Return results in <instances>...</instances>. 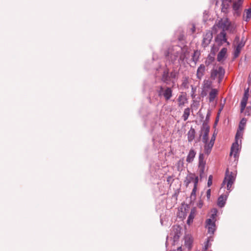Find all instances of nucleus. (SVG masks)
Here are the masks:
<instances>
[{"mask_svg":"<svg viewBox=\"0 0 251 251\" xmlns=\"http://www.w3.org/2000/svg\"><path fill=\"white\" fill-rule=\"evenodd\" d=\"M181 231L182 227L180 226L176 225L173 226L170 233L171 238L173 239V245H175L178 242L179 239L182 234Z\"/></svg>","mask_w":251,"mask_h":251,"instance_id":"f257e3e1","label":"nucleus"},{"mask_svg":"<svg viewBox=\"0 0 251 251\" xmlns=\"http://www.w3.org/2000/svg\"><path fill=\"white\" fill-rule=\"evenodd\" d=\"M243 134L241 131L237 130L235 137V142L232 143L230 155H232L233 154L234 157H236V154L238 151V139L239 138H242Z\"/></svg>","mask_w":251,"mask_h":251,"instance_id":"f03ea898","label":"nucleus"},{"mask_svg":"<svg viewBox=\"0 0 251 251\" xmlns=\"http://www.w3.org/2000/svg\"><path fill=\"white\" fill-rule=\"evenodd\" d=\"M213 38V33L211 31H208L203 35L201 45L203 48H206L210 43Z\"/></svg>","mask_w":251,"mask_h":251,"instance_id":"7ed1b4c3","label":"nucleus"},{"mask_svg":"<svg viewBox=\"0 0 251 251\" xmlns=\"http://www.w3.org/2000/svg\"><path fill=\"white\" fill-rule=\"evenodd\" d=\"M206 227L208 229V233L213 235L216 229L215 220L211 221V219H207L205 221Z\"/></svg>","mask_w":251,"mask_h":251,"instance_id":"20e7f679","label":"nucleus"},{"mask_svg":"<svg viewBox=\"0 0 251 251\" xmlns=\"http://www.w3.org/2000/svg\"><path fill=\"white\" fill-rule=\"evenodd\" d=\"M165 56L171 63L174 64L177 60L179 53L178 51H176L174 53H170L169 50H166L165 52Z\"/></svg>","mask_w":251,"mask_h":251,"instance_id":"39448f33","label":"nucleus"},{"mask_svg":"<svg viewBox=\"0 0 251 251\" xmlns=\"http://www.w3.org/2000/svg\"><path fill=\"white\" fill-rule=\"evenodd\" d=\"M226 35V33L224 31V30H222V31L219 34H218L215 38V42L216 43H219V45H221L222 44V41L225 43H227V44L229 45V43L227 41Z\"/></svg>","mask_w":251,"mask_h":251,"instance_id":"423d86ee","label":"nucleus"},{"mask_svg":"<svg viewBox=\"0 0 251 251\" xmlns=\"http://www.w3.org/2000/svg\"><path fill=\"white\" fill-rule=\"evenodd\" d=\"M161 79L163 82L166 84H169L171 82L169 69L167 68L166 65L163 72Z\"/></svg>","mask_w":251,"mask_h":251,"instance_id":"0eeeda50","label":"nucleus"},{"mask_svg":"<svg viewBox=\"0 0 251 251\" xmlns=\"http://www.w3.org/2000/svg\"><path fill=\"white\" fill-rule=\"evenodd\" d=\"M217 133H215V132L213 133V135L210 140V142L208 144L207 143L204 146V150L205 151V152L207 154L211 152V151L212 150V147H213L214 142L216 139V135Z\"/></svg>","mask_w":251,"mask_h":251,"instance_id":"6e6552de","label":"nucleus"},{"mask_svg":"<svg viewBox=\"0 0 251 251\" xmlns=\"http://www.w3.org/2000/svg\"><path fill=\"white\" fill-rule=\"evenodd\" d=\"M203 131V135L202 137V142L206 144H207L208 141V134L210 131V126H207L205 128H203V127H201V134L200 135V138H201L202 132Z\"/></svg>","mask_w":251,"mask_h":251,"instance_id":"1a4fd4ad","label":"nucleus"},{"mask_svg":"<svg viewBox=\"0 0 251 251\" xmlns=\"http://www.w3.org/2000/svg\"><path fill=\"white\" fill-rule=\"evenodd\" d=\"M225 177H226V181L228 182V185L230 183H233L235 180V177L233 176V173L231 172L229 173L228 168L226 171Z\"/></svg>","mask_w":251,"mask_h":251,"instance_id":"9d476101","label":"nucleus"},{"mask_svg":"<svg viewBox=\"0 0 251 251\" xmlns=\"http://www.w3.org/2000/svg\"><path fill=\"white\" fill-rule=\"evenodd\" d=\"M222 3V12L226 13L228 12V9L230 7V4L232 0H221Z\"/></svg>","mask_w":251,"mask_h":251,"instance_id":"9b49d317","label":"nucleus"},{"mask_svg":"<svg viewBox=\"0 0 251 251\" xmlns=\"http://www.w3.org/2000/svg\"><path fill=\"white\" fill-rule=\"evenodd\" d=\"M227 195L228 194L225 195H222L218 198L217 204L220 207L222 208L225 206L227 198Z\"/></svg>","mask_w":251,"mask_h":251,"instance_id":"f8f14e48","label":"nucleus"},{"mask_svg":"<svg viewBox=\"0 0 251 251\" xmlns=\"http://www.w3.org/2000/svg\"><path fill=\"white\" fill-rule=\"evenodd\" d=\"M205 70V67L203 64H201L198 67L197 71V77L198 79H201L202 76L204 75Z\"/></svg>","mask_w":251,"mask_h":251,"instance_id":"ddd939ff","label":"nucleus"},{"mask_svg":"<svg viewBox=\"0 0 251 251\" xmlns=\"http://www.w3.org/2000/svg\"><path fill=\"white\" fill-rule=\"evenodd\" d=\"M193 243V239L192 237L189 235H186L184 237V244L186 247L189 250L192 248Z\"/></svg>","mask_w":251,"mask_h":251,"instance_id":"4468645a","label":"nucleus"},{"mask_svg":"<svg viewBox=\"0 0 251 251\" xmlns=\"http://www.w3.org/2000/svg\"><path fill=\"white\" fill-rule=\"evenodd\" d=\"M173 90L170 87H166L165 89L163 96L165 98L166 100H168L172 97Z\"/></svg>","mask_w":251,"mask_h":251,"instance_id":"2eb2a0df","label":"nucleus"},{"mask_svg":"<svg viewBox=\"0 0 251 251\" xmlns=\"http://www.w3.org/2000/svg\"><path fill=\"white\" fill-rule=\"evenodd\" d=\"M244 37H243L241 41H240V37L238 36H236L235 38V42H236L237 45L236 48L241 50L242 48L244 47L245 45V41L244 40Z\"/></svg>","mask_w":251,"mask_h":251,"instance_id":"dca6fc26","label":"nucleus"},{"mask_svg":"<svg viewBox=\"0 0 251 251\" xmlns=\"http://www.w3.org/2000/svg\"><path fill=\"white\" fill-rule=\"evenodd\" d=\"M195 134L196 131L195 129L191 127L187 133V138L188 142H191L194 139Z\"/></svg>","mask_w":251,"mask_h":251,"instance_id":"f3484780","label":"nucleus"},{"mask_svg":"<svg viewBox=\"0 0 251 251\" xmlns=\"http://www.w3.org/2000/svg\"><path fill=\"white\" fill-rule=\"evenodd\" d=\"M218 93V91L215 88H212L209 93V101L211 102L214 101Z\"/></svg>","mask_w":251,"mask_h":251,"instance_id":"a211bd4d","label":"nucleus"},{"mask_svg":"<svg viewBox=\"0 0 251 251\" xmlns=\"http://www.w3.org/2000/svg\"><path fill=\"white\" fill-rule=\"evenodd\" d=\"M227 52V49L223 48L221 49L217 55V61L220 62L226 56Z\"/></svg>","mask_w":251,"mask_h":251,"instance_id":"6ab92c4d","label":"nucleus"},{"mask_svg":"<svg viewBox=\"0 0 251 251\" xmlns=\"http://www.w3.org/2000/svg\"><path fill=\"white\" fill-rule=\"evenodd\" d=\"M196 152L193 149H191L186 158V161L188 163L192 162L196 155Z\"/></svg>","mask_w":251,"mask_h":251,"instance_id":"aec40b11","label":"nucleus"},{"mask_svg":"<svg viewBox=\"0 0 251 251\" xmlns=\"http://www.w3.org/2000/svg\"><path fill=\"white\" fill-rule=\"evenodd\" d=\"M195 174L190 173L185 178L184 181L185 185L187 187L189 184L194 179Z\"/></svg>","mask_w":251,"mask_h":251,"instance_id":"412c9836","label":"nucleus"},{"mask_svg":"<svg viewBox=\"0 0 251 251\" xmlns=\"http://www.w3.org/2000/svg\"><path fill=\"white\" fill-rule=\"evenodd\" d=\"M210 116H211V110L208 109V111L207 112L206 115L205 119L203 122L201 127H203V128H205L207 126H208V123L209 122V121H210Z\"/></svg>","mask_w":251,"mask_h":251,"instance_id":"4be33fe9","label":"nucleus"},{"mask_svg":"<svg viewBox=\"0 0 251 251\" xmlns=\"http://www.w3.org/2000/svg\"><path fill=\"white\" fill-rule=\"evenodd\" d=\"M215 53L213 52L211 54H209L206 60L205 61V65L207 66H209L215 60Z\"/></svg>","mask_w":251,"mask_h":251,"instance_id":"5701e85b","label":"nucleus"},{"mask_svg":"<svg viewBox=\"0 0 251 251\" xmlns=\"http://www.w3.org/2000/svg\"><path fill=\"white\" fill-rule=\"evenodd\" d=\"M205 162L204 161V154L200 153L199 156V167L205 168Z\"/></svg>","mask_w":251,"mask_h":251,"instance_id":"b1692460","label":"nucleus"},{"mask_svg":"<svg viewBox=\"0 0 251 251\" xmlns=\"http://www.w3.org/2000/svg\"><path fill=\"white\" fill-rule=\"evenodd\" d=\"M219 75H218V83H220L222 82L223 79L224 78L225 74V69L223 68V67H219Z\"/></svg>","mask_w":251,"mask_h":251,"instance_id":"393cba45","label":"nucleus"},{"mask_svg":"<svg viewBox=\"0 0 251 251\" xmlns=\"http://www.w3.org/2000/svg\"><path fill=\"white\" fill-rule=\"evenodd\" d=\"M219 67L218 70L213 69L211 71L210 78L212 80H215L217 75H219Z\"/></svg>","mask_w":251,"mask_h":251,"instance_id":"a878e982","label":"nucleus"},{"mask_svg":"<svg viewBox=\"0 0 251 251\" xmlns=\"http://www.w3.org/2000/svg\"><path fill=\"white\" fill-rule=\"evenodd\" d=\"M224 24H224V26L222 28V29L224 30V31L225 32L226 30H228L229 29L230 27L231 26V23L228 20V19L227 18H226L225 20Z\"/></svg>","mask_w":251,"mask_h":251,"instance_id":"bb28decb","label":"nucleus"},{"mask_svg":"<svg viewBox=\"0 0 251 251\" xmlns=\"http://www.w3.org/2000/svg\"><path fill=\"white\" fill-rule=\"evenodd\" d=\"M187 216V212L186 211H183L182 210V208H181V210H178V212L177 215V217L183 220L186 218Z\"/></svg>","mask_w":251,"mask_h":251,"instance_id":"cd10ccee","label":"nucleus"},{"mask_svg":"<svg viewBox=\"0 0 251 251\" xmlns=\"http://www.w3.org/2000/svg\"><path fill=\"white\" fill-rule=\"evenodd\" d=\"M200 54L201 53L200 51H198L197 50L194 51L192 57V61H194L195 63H196L199 60V58Z\"/></svg>","mask_w":251,"mask_h":251,"instance_id":"c85d7f7f","label":"nucleus"},{"mask_svg":"<svg viewBox=\"0 0 251 251\" xmlns=\"http://www.w3.org/2000/svg\"><path fill=\"white\" fill-rule=\"evenodd\" d=\"M211 212L212 214L210 215V217L209 219H211V221H216L215 218L217 216V213L218 212V210L216 208H213L211 210Z\"/></svg>","mask_w":251,"mask_h":251,"instance_id":"c756f323","label":"nucleus"},{"mask_svg":"<svg viewBox=\"0 0 251 251\" xmlns=\"http://www.w3.org/2000/svg\"><path fill=\"white\" fill-rule=\"evenodd\" d=\"M187 99L184 95H179L178 98V101L179 102V105H183L187 101Z\"/></svg>","mask_w":251,"mask_h":251,"instance_id":"7c9ffc66","label":"nucleus"},{"mask_svg":"<svg viewBox=\"0 0 251 251\" xmlns=\"http://www.w3.org/2000/svg\"><path fill=\"white\" fill-rule=\"evenodd\" d=\"M190 109L189 108H187L184 109V113L182 116L184 121H185L188 119L189 116L190 115Z\"/></svg>","mask_w":251,"mask_h":251,"instance_id":"2f4dec72","label":"nucleus"},{"mask_svg":"<svg viewBox=\"0 0 251 251\" xmlns=\"http://www.w3.org/2000/svg\"><path fill=\"white\" fill-rule=\"evenodd\" d=\"M197 187H194L190 195V199L191 201H195L196 198V191Z\"/></svg>","mask_w":251,"mask_h":251,"instance_id":"473e14b6","label":"nucleus"},{"mask_svg":"<svg viewBox=\"0 0 251 251\" xmlns=\"http://www.w3.org/2000/svg\"><path fill=\"white\" fill-rule=\"evenodd\" d=\"M178 74V72L176 70L174 69L170 73V79L171 80V79H176Z\"/></svg>","mask_w":251,"mask_h":251,"instance_id":"72a5a7b5","label":"nucleus"},{"mask_svg":"<svg viewBox=\"0 0 251 251\" xmlns=\"http://www.w3.org/2000/svg\"><path fill=\"white\" fill-rule=\"evenodd\" d=\"M204 87L206 89H210L212 84V82L209 80H204Z\"/></svg>","mask_w":251,"mask_h":251,"instance_id":"f704fd0d","label":"nucleus"},{"mask_svg":"<svg viewBox=\"0 0 251 251\" xmlns=\"http://www.w3.org/2000/svg\"><path fill=\"white\" fill-rule=\"evenodd\" d=\"M246 21L248 22L251 18V8L246 9Z\"/></svg>","mask_w":251,"mask_h":251,"instance_id":"c9c22d12","label":"nucleus"},{"mask_svg":"<svg viewBox=\"0 0 251 251\" xmlns=\"http://www.w3.org/2000/svg\"><path fill=\"white\" fill-rule=\"evenodd\" d=\"M188 77H185V78H184L183 80V81H182V84H181V86L184 87V88H188Z\"/></svg>","mask_w":251,"mask_h":251,"instance_id":"e433bc0d","label":"nucleus"},{"mask_svg":"<svg viewBox=\"0 0 251 251\" xmlns=\"http://www.w3.org/2000/svg\"><path fill=\"white\" fill-rule=\"evenodd\" d=\"M249 88H247L245 91V92H244V96H243V97L242 98V100H244V101H248V98H249Z\"/></svg>","mask_w":251,"mask_h":251,"instance_id":"4c0bfd02","label":"nucleus"},{"mask_svg":"<svg viewBox=\"0 0 251 251\" xmlns=\"http://www.w3.org/2000/svg\"><path fill=\"white\" fill-rule=\"evenodd\" d=\"M242 4L234 2L233 4V9L234 11H238L240 9V7L242 6Z\"/></svg>","mask_w":251,"mask_h":251,"instance_id":"58836bf2","label":"nucleus"},{"mask_svg":"<svg viewBox=\"0 0 251 251\" xmlns=\"http://www.w3.org/2000/svg\"><path fill=\"white\" fill-rule=\"evenodd\" d=\"M194 217L195 215H192V214H189L188 219L187 220V224L188 225H190L193 223Z\"/></svg>","mask_w":251,"mask_h":251,"instance_id":"ea45409f","label":"nucleus"},{"mask_svg":"<svg viewBox=\"0 0 251 251\" xmlns=\"http://www.w3.org/2000/svg\"><path fill=\"white\" fill-rule=\"evenodd\" d=\"M247 101H244V100H241V108H240V111H241V112H243V111L245 110V108L246 106V105H247Z\"/></svg>","mask_w":251,"mask_h":251,"instance_id":"a19ab883","label":"nucleus"},{"mask_svg":"<svg viewBox=\"0 0 251 251\" xmlns=\"http://www.w3.org/2000/svg\"><path fill=\"white\" fill-rule=\"evenodd\" d=\"M209 242H210V238H207L206 239V241L205 242V244L204 245V246L203 247V250L205 251L206 250H207L208 248L209 247V246H211V244H209Z\"/></svg>","mask_w":251,"mask_h":251,"instance_id":"79ce46f5","label":"nucleus"},{"mask_svg":"<svg viewBox=\"0 0 251 251\" xmlns=\"http://www.w3.org/2000/svg\"><path fill=\"white\" fill-rule=\"evenodd\" d=\"M159 88V90H157L158 95L159 97H161L163 96V94L165 90H164V88L162 86H160Z\"/></svg>","mask_w":251,"mask_h":251,"instance_id":"37998d69","label":"nucleus"},{"mask_svg":"<svg viewBox=\"0 0 251 251\" xmlns=\"http://www.w3.org/2000/svg\"><path fill=\"white\" fill-rule=\"evenodd\" d=\"M241 52V50L236 48L234 52V58H237L239 55V54Z\"/></svg>","mask_w":251,"mask_h":251,"instance_id":"c03bdc74","label":"nucleus"},{"mask_svg":"<svg viewBox=\"0 0 251 251\" xmlns=\"http://www.w3.org/2000/svg\"><path fill=\"white\" fill-rule=\"evenodd\" d=\"M224 22H225V20L223 21L222 19H221L218 22V24H217V25L218 26V27L219 28H222L223 26H224V24H225Z\"/></svg>","mask_w":251,"mask_h":251,"instance_id":"a18cd8bd","label":"nucleus"},{"mask_svg":"<svg viewBox=\"0 0 251 251\" xmlns=\"http://www.w3.org/2000/svg\"><path fill=\"white\" fill-rule=\"evenodd\" d=\"M212 179L213 176L212 175H210L208 177V181H207V186L210 187L212 184Z\"/></svg>","mask_w":251,"mask_h":251,"instance_id":"49530a36","label":"nucleus"},{"mask_svg":"<svg viewBox=\"0 0 251 251\" xmlns=\"http://www.w3.org/2000/svg\"><path fill=\"white\" fill-rule=\"evenodd\" d=\"M194 181V187H197L198 182H199V177L198 176H196L195 175L194 179L193 180Z\"/></svg>","mask_w":251,"mask_h":251,"instance_id":"de8ad7c7","label":"nucleus"},{"mask_svg":"<svg viewBox=\"0 0 251 251\" xmlns=\"http://www.w3.org/2000/svg\"><path fill=\"white\" fill-rule=\"evenodd\" d=\"M186 53L185 52L182 51L179 56V60L183 61L185 59V58L186 57Z\"/></svg>","mask_w":251,"mask_h":251,"instance_id":"09e8293b","label":"nucleus"},{"mask_svg":"<svg viewBox=\"0 0 251 251\" xmlns=\"http://www.w3.org/2000/svg\"><path fill=\"white\" fill-rule=\"evenodd\" d=\"M173 181H174V179H173V176H169L167 177V182H168V184H170V186L172 184Z\"/></svg>","mask_w":251,"mask_h":251,"instance_id":"8fccbe9b","label":"nucleus"},{"mask_svg":"<svg viewBox=\"0 0 251 251\" xmlns=\"http://www.w3.org/2000/svg\"><path fill=\"white\" fill-rule=\"evenodd\" d=\"M200 168V177L201 178H202L203 177V175L204 174V167H201Z\"/></svg>","mask_w":251,"mask_h":251,"instance_id":"3c124183","label":"nucleus"},{"mask_svg":"<svg viewBox=\"0 0 251 251\" xmlns=\"http://www.w3.org/2000/svg\"><path fill=\"white\" fill-rule=\"evenodd\" d=\"M191 25V28L190 29L192 33H194L196 31V25L194 23H192L190 25Z\"/></svg>","mask_w":251,"mask_h":251,"instance_id":"603ef678","label":"nucleus"},{"mask_svg":"<svg viewBox=\"0 0 251 251\" xmlns=\"http://www.w3.org/2000/svg\"><path fill=\"white\" fill-rule=\"evenodd\" d=\"M211 196V189H209L206 191V197L207 200H209Z\"/></svg>","mask_w":251,"mask_h":251,"instance_id":"864d4df0","label":"nucleus"},{"mask_svg":"<svg viewBox=\"0 0 251 251\" xmlns=\"http://www.w3.org/2000/svg\"><path fill=\"white\" fill-rule=\"evenodd\" d=\"M219 115H217V117H216V118L215 119L214 125H213V127L214 128H215L216 126L217 125V124H218V123L219 122Z\"/></svg>","mask_w":251,"mask_h":251,"instance_id":"5fc2aeb1","label":"nucleus"},{"mask_svg":"<svg viewBox=\"0 0 251 251\" xmlns=\"http://www.w3.org/2000/svg\"><path fill=\"white\" fill-rule=\"evenodd\" d=\"M246 121H247L245 118H243L240 122V125H242V126H244L246 124Z\"/></svg>","mask_w":251,"mask_h":251,"instance_id":"6e6d98bb","label":"nucleus"},{"mask_svg":"<svg viewBox=\"0 0 251 251\" xmlns=\"http://www.w3.org/2000/svg\"><path fill=\"white\" fill-rule=\"evenodd\" d=\"M251 113V107H248L246 110V113L247 115H250Z\"/></svg>","mask_w":251,"mask_h":251,"instance_id":"4d7b16f0","label":"nucleus"},{"mask_svg":"<svg viewBox=\"0 0 251 251\" xmlns=\"http://www.w3.org/2000/svg\"><path fill=\"white\" fill-rule=\"evenodd\" d=\"M177 165H178V167H179L180 166H183V159L179 160L177 162Z\"/></svg>","mask_w":251,"mask_h":251,"instance_id":"13d9d810","label":"nucleus"},{"mask_svg":"<svg viewBox=\"0 0 251 251\" xmlns=\"http://www.w3.org/2000/svg\"><path fill=\"white\" fill-rule=\"evenodd\" d=\"M197 206L199 208H201L203 206V202L201 200H200L197 203Z\"/></svg>","mask_w":251,"mask_h":251,"instance_id":"bf43d9fd","label":"nucleus"},{"mask_svg":"<svg viewBox=\"0 0 251 251\" xmlns=\"http://www.w3.org/2000/svg\"><path fill=\"white\" fill-rule=\"evenodd\" d=\"M207 95V93L205 91H204V90H202L201 92V96L203 98L204 97H205Z\"/></svg>","mask_w":251,"mask_h":251,"instance_id":"052dcab7","label":"nucleus"},{"mask_svg":"<svg viewBox=\"0 0 251 251\" xmlns=\"http://www.w3.org/2000/svg\"><path fill=\"white\" fill-rule=\"evenodd\" d=\"M189 208H190L189 205L188 204H186L184 207V210H183V211H186L187 213V211L189 210Z\"/></svg>","mask_w":251,"mask_h":251,"instance_id":"680f3d73","label":"nucleus"},{"mask_svg":"<svg viewBox=\"0 0 251 251\" xmlns=\"http://www.w3.org/2000/svg\"><path fill=\"white\" fill-rule=\"evenodd\" d=\"M195 212H196V208L193 207V208L191 209L190 214H192V215H194Z\"/></svg>","mask_w":251,"mask_h":251,"instance_id":"e2e57ef3","label":"nucleus"},{"mask_svg":"<svg viewBox=\"0 0 251 251\" xmlns=\"http://www.w3.org/2000/svg\"><path fill=\"white\" fill-rule=\"evenodd\" d=\"M243 129H244V126H242V125L239 124L237 130H239L242 132V131L243 130Z\"/></svg>","mask_w":251,"mask_h":251,"instance_id":"0e129e2a","label":"nucleus"},{"mask_svg":"<svg viewBox=\"0 0 251 251\" xmlns=\"http://www.w3.org/2000/svg\"><path fill=\"white\" fill-rule=\"evenodd\" d=\"M234 15H236V16H239L241 14V12L238 10V11H235Z\"/></svg>","mask_w":251,"mask_h":251,"instance_id":"69168bd1","label":"nucleus"},{"mask_svg":"<svg viewBox=\"0 0 251 251\" xmlns=\"http://www.w3.org/2000/svg\"><path fill=\"white\" fill-rule=\"evenodd\" d=\"M233 183H230V184H229V185H228V182H227V184H226V187H227V189L228 190H229V191H230V187L231 186V185L233 184Z\"/></svg>","mask_w":251,"mask_h":251,"instance_id":"338daca9","label":"nucleus"},{"mask_svg":"<svg viewBox=\"0 0 251 251\" xmlns=\"http://www.w3.org/2000/svg\"><path fill=\"white\" fill-rule=\"evenodd\" d=\"M172 251H182V248L181 247H179L177 248L176 250H174Z\"/></svg>","mask_w":251,"mask_h":251,"instance_id":"774afa93","label":"nucleus"}]
</instances>
